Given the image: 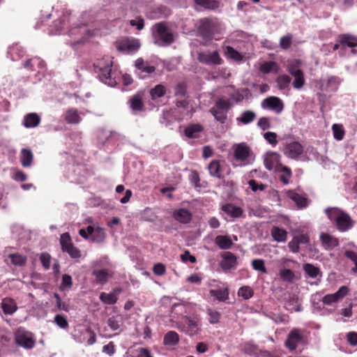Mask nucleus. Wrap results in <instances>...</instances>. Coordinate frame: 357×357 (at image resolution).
Segmentation results:
<instances>
[{"label": "nucleus", "mask_w": 357, "mask_h": 357, "mask_svg": "<svg viewBox=\"0 0 357 357\" xmlns=\"http://www.w3.org/2000/svg\"><path fill=\"white\" fill-rule=\"evenodd\" d=\"M325 213L328 218L340 232H347L355 225L356 222L350 215L339 208H328L325 210Z\"/></svg>", "instance_id": "f257e3e1"}, {"label": "nucleus", "mask_w": 357, "mask_h": 357, "mask_svg": "<svg viewBox=\"0 0 357 357\" xmlns=\"http://www.w3.org/2000/svg\"><path fill=\"white\" fill-rule=\"evenodd\" d=\"M153 38L154 43L159 46L169 45L174 40V34L163 23L153 27Z\"/></svg>", "instance_id": "f03ea898"}, {"label": "nucleus", "mask_w": 357, "mask_h": 357, "mask_svg": "<svg viewBox=\"0 0 357 357\" xmlns=\"http://www.w3.org/2000/svg\"><path fill=\"white\" fill-rule=\"evenodd\" d=\"M185 324L183 321H176V327L185 334L193 336L201 331V319L195 316H185Z\"/></svg>", "instance_id": "7ed1b4c3"}, {"label": "nucleus", "mask_w": 357, "mask_h": 357, "mask_svg": "<svg viewBox=\"0 0 357 357\" xmlns=\"http://www.w3.org/2000/svg\"><path fill=\"white\" fill-rule=\"evenodd\" d=\"M280 150L288 158L297 160L303 155L304 148L303 145L297 141L285 142L282 144Z\"/></svg>", "instance_id": "20e7f679"}, {"label": "nucleus", "mask_w": 357, "mask_h": 357, "mask_svg": "<svg viewBox=\"0 0 357 357\" xmlns=\"http://www.w3.org/2000/svg\"><path fill=\"white\" fill-rule=\"evenodd\" d=\"M230 106L229 100L220 98L217 100L215 106L211 109V112L217 121L222 123L227 118V112Z\"/></svg>", "instance_id": "39448f33"}, {"label": "nucleus", "mask_w": 357, "mask_h": 357, "mask_svg": "<svg viewBox=\"0 0 357 357\" xmlns=\"http://www.w3.org/2000/svg\"><path fill=\"white\" fill-rule=\"evenodd\" d=\"M97 67L99 68L100 73V80L109 86H114L116 84V81L112 79L111 77L112 61L108 59L107 63L105 64L102 61H100L98 63Z\"/></svg>", "instance_id": "423d86ee"}, {"label": "nucleus", "mask_w": 357, "mask_h": 357, "mask_svg": "<svg viewBox=\"0 0 357 357\" xmlns=\"http://www.w3.org/2000/svg\"><path fill=\"white\" fill-rule=\"evenodd\" d=\"M141 46L140 42L135 38H125L120 41L117 45V50L126 54L137 52Z\"/></svg>", "instance_id": "0eeeda50"}, {"label": "nucleus", "mask_w": 357, "mask_h": 357, "mask_svg": "<svg viewBox=\"0 0 357 357\" xmlns=\"http://www.w3.org/2000/svg\"><path fill=\"white\" fill-rule=\"evenodd\" d=\"M15 341L18 345L25 349H31L35 344L32 335L23 329H19L16 332Z\"/></svg>", "instance_id": "6e6552de"}, {"label": "nucleus", "mask_w": 357, "mask_h": 357, "mask_svg": "<svg viewBox=\"0 0 357 357\" xmlns=\"http://www.w3.org/2000/svg\"><path fill=\"white\" fill-rule=\"evenodd\" d=\"M281 156L276 152L268 153L264 158V165L268 170H274L279 172L280 169L283 167L280 163Z\"/></svg>", "instance_id": "1a4fd4ad"}, {"label": "nucleus", "mask_w": 357, "mask_h": 357, "mask_svg": "<svg viewBox=\"0 0 357 357\" xmlns=\"http://www.w3.org/2000/svg\"><path fill=\"white\" fill-rule=\"evenodd\" d=\"M198 59L200 62L208 65H220L222 63V59L217 51L200 52Z\"/></svg>", "instance_id": "9d476101"}, {"label": "nucleus", "mask_w": 357, "mask_h": 357, "mask_svg": "<svg viewBox=\"0 0 357 357\" xmlns=\"http://www.w3.org/2000/svg\"><path fill=\"white\" fill-rule=\"evenodd\" d=\"M303 335L301 331L298 328L292 329L288 335L287 339L285 342V346L293 351L295 350L298 344L303 342Z\"/></svg>", "instance_id": "9b49d317"}, {"label": "nucleus", "mask_w": 357, "mask_h": 357, "mask_svg": "<svg viewBox=\"0 0 357 357\" xmlns=\"http://www.w3.org/2000/svg\"><path fill=\"white\" fill-rule=\"evenodd\" d=\"M348 292L349 288L347 286H342L335 293L324 296L322 298V302L324 305H328L337 303L346 296Z\"/></svg>", "instance_id": "f8f14e48"}, {"label": "nucleus", "mask_w": 357, "mask_h": 357, "mask_svg": "<svg viewBox=\"0 0 357 357\" xmlns=\"http://www.w3.org/2000/svg\"><path fill=\"white\" fill-rule=\"evenodd\" d=\"M218 22L211 19H202L200 20L199 31L207 36H212L217 31Z\"/></svg>", "instance_id": "ddd939ff"}, {"label": "nucleus", "mask_w": 357, "mask_h": 357, "mask_svg": "<svg viewBox=\"0 0 357 357\" xmlns=\"http://www.w3.org/2000/svg\"><path fill=\"white\" fill-rule=\"evenodd\" d=\"M262 107L274 110L280 113L284 109V103L282 100L275 96H271L264 99L262 102Z\"/></svg>", "instance_id": "4468645a"}, {"label": "nucleus", "mask_w": 357, "mask_h": 357, "mask_svg": "<svg viewBox=\"0 0 357 357\" xmlns=\"http://www.w3.org/2000/svg\"><path fill=\"white\" fill-rule=\"evenodd\" d=\"M337 36L338 41L342 45V50H345L346 47L355 48L357 47V36L349 33H342Z\"/></svg>", "instance_id": "2eb2a0df"}, {"label": "nucleus", "mask_w": 357, "mask_h": 357, "mask_svg": "<svg viewBox=\"0 0 357 357\" xmlns=\"http://www.w3.org/2000/svg\"><path fill=\"white\" fill-rule=\"evenodd\" d=\"M121 292V289H114L110 293L102 292L100 295V300L105 304L113 305L116 303L119 296Z\"/></svg>", "instance_id": "dca6fc26"}, {"label": "nucleus", "mask_w": 357, "mask_h": 357, "mask_svg": "<svg viewBox=\"0 0 357 357\" xmlns=\"http://www.w3.org/2000/svg\"><path fill=\"white\" fill-rule=\"evenodd\" d=\"M95 277V281L97 284H105L112 276V273L108 269H97L92 273Z\"/></svg>", "instance_id": "f3484780"}, {"label": "nucleus", "mask_w": 357, "mask_h": 357, "mask_svg": "<svg viewBox=\"0 0 357 357\" xmlns=\"http://www.w3.org/2000/svg\"><path fill=\"white\" fill-rule=\"evenodd\" d=\"M320 240L326 250H332L339 245L338 239L327 233H321Z\"/></svg>", "instance_id": "a211bd4d"}, {"label": "nucleus", "mask_w": 357, "mask_h": 357, "mask_svg": "<svg viewBox=\"0 0 357 357\" xmlns=\"http://www.w3.org/2000/svg\"><path fill=\"white\" fill-rule=\"evenodd\" d=\"M234 151V161L235 166L241 165L245 159V146L243 144H236L233 146Z\"/></svg>", "instance_id": "6ab92c4d"}, {"label": "nucleus", "mask_w": 357, "mask_h": 357, "mask_svg": "<svg viewBox=\"0 0 357 357\" xmlns=\"http://www.w3.org/2000/svg\"><path fill=\"white\" fill-rule=\"evenodd\" d=\"M190 305L184 303H177L172 306V318L183 317L185 319V315H188L190 312Z\"/></svg>", "instance_id": "aec40b11"}, {"label": "nucleus", "mask_w": 357, "mask_h": 357, "mask_svg": "<svg viewBox=\"0 0 357 357\" xmlns=\"http://www.w3.org/2000/svg\"><path fill=\"white\" fill-rule=\"evenodd\" d=\"M173 217L181 223H188L192 219V213L186 208H178L174 211Z\"/></svg>", "instance_id": "412c9836"}, {"label": "nucleus", "mask_w": 357, "mask_h": 357, "mask_svg": "<svg viewBox=\"0 0 357 357\" xmlns=\"http://www.w3.org/2000/svg\"><path fill=\"white\" fill-rule=\"evenodd\" d=\"M91 240L95 243L102 242L106 236L105 229L100 227L89 226Z\"/></svg>", "instance_id": "4be33fe9"}, {"label": "nucleus", "mask_w": 357, "mask_h": 357, "mask_svg": "<svg viewBox=\"0 0 357 357\" xmlns=\"http://www.w3.org/2000/svg\"><path fill=\"white\" fill-rule=\"evenodd\" d=\"M287 195L292 201L296 203L298 208H303L307 206V199L305 197L297 193L294 190H289L287 192Z\"/></svg>", "instance_id": "5701e85b"}, {"label": "nucleus", "mask_w": 357, "mask_h": 357, "mask_svg": "<svg viewBox=\"0 0 357 357\" xmlns=\"http://www.w3.org/2000/svg\"><path fill=\"white\" fill-rule=\"evenodd\" d=\"M135 66L140 73L146 74H151L155 70L153 66L151 65L148 61H145L142 58H139L135 61Z\"/></svg>", "instance_id": "b1692460"}, {"label": "nucleus", "mask_w": 357, "mask_h": 357, "mask_svg": "<svg viewBox=\"0 0 357 357\" xmlns=\"http://www.w3.org/2000/svg\"><path fill=\"white\" fill-rule=\"evenodd\" d=\"M236 259L235 256L230 252H225L222 255V260L221 261V267L224 270H229L236 266Z\"/></svg>", "instance_id": "393cba45"}, {"label": "nucleus", "mask_w": 357, "mask_h": 357, "mask_svg": "<svg viewBox=\"0 0 357 357\" xmlns=\"http://www.w3.org/2000/svg\"><path fill=\"white\" fill-rule=\"evenodd\" d=\"M9 260L10 264L15 266H22L26 261V257L18 253H13L8 255L5 258V261L9 264Z\"/></svg>", "instance_id": "a878e982"}, {"label": "nucleus", "mask_w": 357, "mask_h": 357, "mask_svg": "<svg viewBox=\"0 0 357 357\" xmlns=\"http://www.w3.org/2000/svg\"><path fill=\"white\" fill-rule=\"evenodd\" d=\"M65 120L68 123L77 124L81 121L79 113L76 109H69L65 114Z\"/></svg>", "instance_id": "bb28decb"}, {"label": "nucleus", "mask_w": 357, "mask_h": 357, "mask_svg": "<svg viewBox=\"0 0 357 357\" xmlns=\"http://www.w3.org/2000/svg\"><path fill=\"white\" fill-rule=\"evenodd\" d=\"M215 243L220 249L222 250L229 249L233 244L231 238L225 235L217 236L215 238Z\"/></svg>", "instance_id": "cd10ccee"}, {"label": "nucleus", "mask_w": 357, "mask_h": 357, "mask_svg": "<svg viewBox=\"0 0 357 357\" xmlns=\"http://www.w3.org/2000/svg\"><path fill=\"white\" fill-rule=\"evenodd\" d=\"M271 235L275 241L284 242L287 240V232L282 228L273 227L271 229Z\"/></svg>", "instance_id": "c85d7f7f"}, {"label": "nucleus", "mask_w": 357, "mask_h": 357, "mask_svg": "<svg viewBox=\"0 0 357 357\" xmlns=\"http://www.w3.org/2000/svg\"><path fill=\"white\" fill-rule=\"evenodd\" d=\"M222 210L231 218H237L242 214L241 208L230 204L223 205Z\"/></svg>", "instance_id": "c756f323"}, {"label": "nucleus", "mask_w": 357, "mask_h": 357, "mask_svg": "<svg viewBox=\"0 0 357 357\" xmlns=\"http://www.w3.org/2000/svg\"><path fill=\"white\" fill-rule=\"evenodd\" d=\"M1 307L5 314H12L17 310L15 302L10 298H4L1 303Z\"/></svg>", "instance_id": "7c9ffc66"}, {"label": "nucleus", "mask_w": 357, "mask_h": 357, "mask_svg": "<svg viewBox=\"0 0 357 357\" xmlns=\"http://www.w3.org/2000/svg\"><path fill=\"white\" fill-rule=\"evenodd\" d=\"M40 123V117L35 113H31L25 116L23 124L26 128L36 127Z\"/></svg>", "instance_id": "2f4dec72"}, {"label": "nucleus", "mask_w": 357, "mask_h": 357, "mask_svg": "<svg viewBox=\"0 0 357 357\" xmlns=\"http://www.w3.org/2000/svg\"><path fill=\"white\" fill-rule=\"evenodd\" d=\"M21 162L24 167H29L33 160V154L31 150L24 149L21 151Z\"/></svg>", "instance_id": "473e14b6"}, {"label": "nucleus", "mask_w": 357, "mask_h": 357, "mask_svg": "<svg viewBox=\"0 0 357 357\" xmlns=\"http://www.w3.org/2000/svg\"><path fill=\"white\" fill-rule=\"evenodd\" d=\"M107 324L112 331H116L123 324V317L120 314L113 316L108 319Z\"/></svg>", "instance_id": "72a5a7b5"}, {"label": "nucleus", "mask_w": 357, "mask_h": 357, "mask_svg": "<svg viewBox=\"0 0 357 357\" xmlns=\"http://www.w3.org/2000/svg\"><path fill=\"white\" fill-rule=\"evenodd\" d=\"M202 128L201 126L195 124L187 127L185 130V135L189 138H196L199 137Z\"/></svg>", "instance_id": "f704fd0d"}, {"label": "nucleus", "mask_w": 357, "mask_h": 357, "mask_svg": "<svg viewBox=\"0 0 357 357\" xmlns=\"http://www.w3.org/2000/svg\"><path fill=\"white\" fill-rule=\"evenodd\" d=\"M293 77L294 80L293 82V86L296 89H301L305 84V78L303 71H297L294 73Z\"/></svg>", "instance_id": "c9c22d12"}, {"label": "nucleus", "mask_w": 357, "mask_h": 357, "mask_svg": "<svg viewBox=\"0 0 357 357\" xmlns=\"http://www.w3.org/2000/svg\"><path fill=\"white\" fill-rule=\"evenodd\" d=\"M260 70L266 74L271 72L278 73V65L275 61H266L261 65Z\"/></svg>", "instance_id": "e433bc0d"}, {"label": "nucleus", "mask_w": 357, "mask_h": 357, "mask_svg": "<svg viewBox=\"0 0 357 357\" xmlns=\"http://www.w3.org/2000/svg\"><path fill=\"white\" fill-rule=\"evenodd\" d=\"M291 79L289 75H280L276 79L277 85L280 90H284L289 88Z\"/></svg>", "instance_id": "4c0bfd02"}, {"label": "nucleus", "mask_w": 357, "mask_h": 357, "mask_svg": "<svg viewBox=\"0 0 357 357\" xmlns=\"http://www.w3.org/2000/svg\"><path fill=\"white\" fill-rule=\"evenodd\" d=\"M210 294L220 301L227 300L229 296L227 289H212L210 291Z\"/></svg>", "instance_id": "58836bf2"}, {"label": "nucleus", "mask_w": 357, "mask_h": 357, "mask_svg": "<svg viewBox=\"0 0 357 357\" xmlns=\"http://www.w3.org/2000/svg\"><path fill=\"white\" fill-rule=\"evenodd\" d=\"M303 270L305 273L312 278H316L320 274L319 268L311 264H304Z\"/></svg>", "instance_id": "ea45409f"}, {"label": "nucleus", "mask_w": 357, "mask_h": 357, "mask_svg": "<svg viewBox=\"0 0 357 357\" xmlns=\"http://www.w3.org/2000/svg\"><path fill=\"white\" fill-rule=\"evenodd\" d=\"M178 335L175 331L168 332L164 337V342L167 345H175L178 342Z\"/></svg>", "instance_id": "a19ab883"}, {"label": "nucleus", "mask_w": 357, "mask_h": 357, "mask_svg": "<svg viewBox=\"0 0 357 357\" xmlns=\"http://www.w3.org/2000/svg\"><path fill=\"white\" fill-rule=\"evenodd\" d=\"M279 172H283V174L280 176V181L284 185L288 184L289 182V178L292 174L291 169L287 166H283L280 169Z\"/></svg>", "instance_id": "79ce46f5"}, {"label": "nucleus", "mask_w": 357, "mask_h": 357, "mask_svg": "<svg viewBox=\"0 0 357 357\" xmlns=\"http://www.w3.org/2000/svg\"><path fill=\"white\" fill-rule=\"evenodd\" d=\"M333 137L335 139L340 141L344 138V130L342 125L333 124L332 126Z\"/></svg>", "instance_id": "37998d69"}, {"label": "nucleus", "mask_w": 357, "mask_h": 357, "mask_svg": "<svg viewBox=\"0 0 357 357\" xmlns=\"http://www.w3.org/2000/svg\"><path fill=\"white\" fill-rule=\"evenodd\" d=\"M286 307L291 311L300 312L302 310L301 305L298 304V298L295 297H291L288 300Z\"/></svg>", "instance_id": "c03bdc74"}, {"label": "nucleus", "mask_w": 357, "mask_h": 357, "mask_svg": "<svg viewBox=\"0 0 357 357\" xmlns=\"http://www.w3.org/2000/svg\"><path fill=\"white\" fill-rule=\"evenodd\" d=\"M344 256L354 264V267L351 268V272L357 273V253L353 250H346Z\"/></svg>", "instance_id": "a18cd8bd"}, {"label": "nucleus", "mask_w": 357, "mask_h": 357, "mask_svg": "<svg viewBox=\"0 0 357 357\" xmlns=\"http://www.w3.org/2000/svg\"><path fill=\"white\" fill-rule=\"evenodd\" d=\"M130 107L134 112H139L142 109L143 104L141 98L137 95L130 100Z\"/></svg>", "instance_id": "49530a36"}, {"label": "nucleus", "mask_w": 357, "mask_h": 357, "mask_svg": "<svg viewBox=\"0 0 357 357\" xmlns=\"http://www.w3.org/2000/svg\"><path fill=\"white\" fill-rule=\"evenodd\" d=\"M225 54L227 58L234 61H238L242 59L241 54L231 47H227Z\"/></svg>", "instance_id": "de8ad7c7"}, {"label": "nucleus", "mask_w": 357, "mask_h": 357, "mask_svg": "<svg viewBox=\"0 0 357 357\" xmlns=\"http://www.w3.org/2000/svg\"><path fill=\"white\" fill-rule=\"evenodd\" d=\"M292 35L291 34H287L286 36H284L281 37L280 40V46L282 50H287L289 49L292 43Z\"/></svg>", "instance_id": "09e8293b"}, {"label": "nucleus", "mask_w": 357, "mask_h": 357, "mask_svg": "<svg viewBox=\"0 0 357 357\" xmlns=\"http://www.w3.org/2000/svg\"><path fill=\"white\" fill-rule=\"evenodd\" d=\"M220 163L217 160L212 161L208 165L210 174L213 176L220 177Z\"/></svg>", "instance_id": "8fccbe9b"}, {"label": "nucleus", "mask_w": 357, "mask_h": 357, "mask_svg": "<svg viewBox=\"0 0 357 357\" xmlns=\"http://www.w3.org/2000/svg\"><path fill=\"white\" fill-rule=\"evenodd\" d=\"M60 243L61 245L62 250L63 251L73 245L72 243L70 235L68 233H64L61 236Z\"/></svg>", "instance_id": "3c124183"}, {"label": "nucleus", "mask_w": 357, "mask_h": 357, "mask_svg": "<svg viewBox=\"0 0 357 357\" xmlns=\"http://www.w3.org/2000/svg\"><path fill=\"white\" fill-rule=\"evenodd\" d=\"M165 93V88L164 86H162L161 84H158V85L155 86L151 91V95L153 99L162 97V96H164Z\"/></svg>", "instance_id": "603ef678"}, {"label": "nucleus", "mask_w": 357, "mask_h": 357, "mask_svg": "<svg viewBox=\"0 0 357 357\" xmlns=\"http://www.w3.org/2000/svg\"><path fill=\"white\" fill-rule=\"evenodd\" d=\"M207 314L208 315V321L210 324H215L218 323L220 317V314L218 312L208 308L207 310Z\"/></svg>", "instance_id": "864d4df0"}, {"label": "nucleus", "mask_w": 357, "mask_h": 357, "mask_svg": "<svg viewBox=\"0 0 357 357\" xmlns=\"http://www.w3.org/2000/svg\"><path fill=\"white\" fill-rule=\"evenodd\" d=\"M252 266L256 271L266 273L267 272L265 267L264 261L263 259H254L252 261Z\"/></svg>", "instance_id": "5fc2aeb1"}, {"label": "nucleus", "mask_w": 357, "mask_h": 357, "mask_svg": "<svg viewBox=\"0 0 357 357\" xmlns=\"http://www.w3.org/2000/svg\"><path fill=\"white\" fill-rule=\"evenodd\" d=\"M280 275L283 280L291 282L294 278V273L290 269H282L280 271Z\"/></svg>", "instance_id": "6e6d98bb"}, {"label": "nucleus", "mask_w": 357, "mask_h": 357, "mask_svg": "<svg viewBox=\"0 0 357 357\" xmlns=\"http://www.w3.org/2000/svg\"><path fill=\"white\" fill-rule=\"evenodd\" d=\"M278 135L274 132H266L264 135V138L272 146H275L278 144L277 140Z\"/></svg>", "instance_id": "4d7b16f0"}, {"label": "nucleus", "mask_w": 357, "mask_h": 357, "mask_svg": "<svg viewBox=\"0 0 357 357\" xmlns=\"http://www.w3.org/2000/svg\"><path fill=\"white\" fill-rule=\"evenodd\" d=\"M54 321L58 326L61 328H67L68 326V321L63 315L57 314L54 317Z\"/></svg>", "instance_id": "13d9d810"}, {"label": "nucleus", "mask_w": 357, "mask_h": 357, "mask_svg": "<svg viewBox=\"0 0 357 357\" xmlns=\"http://www.w3.org/2000/svg\"><path fill=\"white\" fill-rule=\"evenodd\" d=\"M195 1L206 8H214L217 6V3L213 0H195Z\"/></svg>", "instance_id": "bf43d9fd"}, {"label": "nucleus", "mask_w": 357, "mask_h": 357, "mask_svg": "<svg viewBox=\"0 0 357 357\" xmlns=\"http://www.w3.org/2000/svg\"><path fill=\"white\" fill-rule=\"evenodd\" d=\"M258 126L263 130H268L271 128L270 120L267 117H261L257 123Z\"/></svg>", "instance_id": "052dcab7"}, {"label": "nucleus", "mask_w": 357, "mask_h": 357, "mask_svg": "<svg viewBox=\"0 0 357 357\" xmlns=\"http://www.w3.org/2000/svg\"><path fill=\"white\" fill-rule=\"evenodd\" d=\"M347 340L352 347L357 346V332H349L347 334Z\"/></svg>", "instance_id": "680f3d73"}, {"label": "nucleus", "mask_w": 357, "mask_h": 357, "mask_svg": "<svg viewBox=\"0 0 357 357\" xmlns=\"http://www.w3.org/2000/svg\"><path fill=\"white\" fill-rule=\"evenodd\" d=\"M40 261L45 269H49L50 267V261H51V257L47 253H43L40 255Z\"/></svg>", "instance_id": "e2e57ef3"}, {"label": "nucleus", "mask_w": 357, "mask_h": 357, "mask_svg": "<svg viewBox=\"0 0 357 357\" xmlns=\"http://www.w3.org/2000/svg\"><path fill=\"white\" fill-rule=\"evenodd\" d=\"M142 218L146 221L153 222L156 216L151 209H146L142 214Z\"/></svg>", "instance_id": "0e129e2a"}, {"label": "nucleus", "mask_w": 357, "mask_h": 357, "mask_svg": "<svg viewBox=\"0 0 357 357\" xmlns=\"http://www.w3.org/2000/svg\"><path fill=\"white\" fill-rule=\"evenodd\" d=\"M65 252H68L72 258H79L81 256L80 251L73 245L68 248Z\"/></svg>", "instance_id": "69168bd1"}, {"label": "nucleus", "mask_w": 357, "mask_h": 357, "mask_svg": "<svg viewBox=\"0 0 357 357\" xmlns=\"http://www.w3.org/2000/svg\"><path fill=\"white\" fill-rule=\"evenodd\" d=\"M288 247L289 248V250L294 253H297L299 252L300 245L294 236L292 240L289 242Z\"/></svg>", "instance_id": "338daca9"}, {"label": "nucleus", "mask_w": 357, "mask_h": 357, "mask_svg": "<svg viewBox=\"0 0 357 357\" xmlns=\"http://www.w3.org/2000/svg\"><path fill=\"white\" fill-rule=\"evenodd\" d=\"M181 259L183 262L190 261L192 264L196 262L195 257L191 255L189 251H185L182 255H181Z\"/></svg>", "instance_id": "774afa93"}]
</instances>
